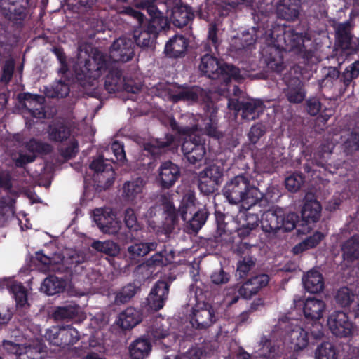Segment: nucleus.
Here are the masks:
<instances>
[{"mask_svg":"<svg viewBox=\"0 0 359 359\" xmlns=\"http://www.w3.org/2000/svg\"><path fill=\"white\" fill-rule=\"evenodd\" d=\"M69 129L61 123H55L49 126L48 137L50 140L62 142L69 136Z\"/></svg>","mask_w":359,"mask_h":359,"instance_id":"nucleus-46","label":"nucleus"},{"mask_svg":"<svg viewBox=\"0 0 359 359\" xmlns=\"http://www.w3.org/2000/svg\"><path fill=\"white\" fill-rule=\"evenodd\" d=\"M115 213L109 208H98L93 212V219L98 226L101 231L104 229V226L109 224V221Z\"/></svg>","mask_w":359,"mask_h":359,"instance_id":"nucleus-47","label":"nucleus"},{"mask_svg":"<svg viewBox=\"0 0 359 359\" xmlns=\"http://www.w3.org/2000/svg\"><path fill=\"white\" fill-rule=\"evenodd\" d=\"M133 41L126 37L115 40L110 48L109 57L116 62H128L133 56Z\"/></svg>","mask_w":359,"mask_h":359,"instance_id":"nucleus-15","label":"nucleus"},{"mask_svg":"<svg viewBox=\"0 0 359 359\" xmlns=\"http://www.w3.org/2000/svg\"><path fill=\"white\" fill-rule=\"evenodd\" d=\"M137 287L133 284H129L116 294L115 302L116 304H124L128 302L137 292Z\"/></svg>","mask_w":359,"mask_h":359,"instance_id":"nucleus-58","label":"nucleus"},{"mask_svg":"<svg viewBox=\"0 0 359 359\" xmlns=\"http://www.w3.org/2000/svg\"><path fill=\"white\" fill-rule=\"evenodd\" d=\"M109 67V60L102 53L96 51L93 58H90L87 52L80 50L74 71L79 79H83L82 76L85 79H96L101 75L102 72Z\"/></svg>","mask_w":359,"mask_h":359,"instance_id":"nucleus-5","label":"nucleus"},{"mask_svg":"<svg viewBox=\"0 0 359 359\" xmlns=\"http://www.w3.org/2000/svg\"><path fill=\"white\" fill-rule=\"evenodd\" d=\"M65 287V282L55 276L46 278L41 286V290L48 295H54L63 292Z\"/></svg>","mask_w":359,"mask_h":359,"instance_id":"nucleus-39","label":"nucleus"},{"mask_svg":"<svg viewBox=\"0 0 359 359\" xmlns=\"http://www.w3.org/2000/svg\"><path fill=\"white\" fill-rule=\"evenodd\" d=\"M37 259L46 266L44 270L50 271H62V267L59 266L60 260H61L59 256L50 258L45 255L39 254Z\"/></svg>","mask_w":359,"mask_h":359,"instance_id":"nucleus-57","label":"nucleus"},{"mask_svg":"<svg viewBox=\"0 0 359 359\" xmlns=\"http://www.w3.org/2000/svg\"><path fill=\"white\" fill-rule=\"evenodd\" d=\"M26 149L30 152L29 154L20 151L18 156L13 158L16 166L22 167L35 159V153H48L50 151V146L48 144H43L36 140H31L26 143Z\"/></svg>","mask_w":359,"mask_h":359,"instance_id":"nucleus-16","label":"nucleus"},{"mask_svg":"<svg viewBox=\"0 0 359 359\" xmlns=\"http://www.w3.org/2000/svg\"><path fill=\"white\" fill-rule=\"evenodd\" d=\"M135 6L137 8L146 9L152 18V27L157 22L161 23V27L166 25V20L161 9L164 7L161 0H135Z\"/></svg>","mask_w":359,"mask_h":359,"instance_id":"nucleus-18","label":"nucleus"},{"mask_svg":"<svg viewBox=\"0 0 359 359\" xmlns=\"http://www.w3.org/2000/svg\"><path fill=\"white\" fill-rule=\"evenodd\" d=\"M79 310V307L74 304L57 307L53 313V316L58 320L71 319L78 315Z\"/></svg>","mask_w":359,"mask_h":359,"instance_id":"nucleus-50","label":"nucleus"},{"mask_svg":"<svg viewBox=\"0 0 359 359\" xmlns=\"http://www.w3.org/2000/svg\"><path fill=\"white\" fill-rule=\"evenodd\" d=\"M145 182L140 177L126 182L123 185L122 196L125 201L136 204L144 196Z\"/></svg>","mask_w":359,"mask_h":359,"instance_id":"nucleus-17","label":"nucleus"},{"mask_svg":"<svg viewBox=\"0 0 359 359\" xmlns=\"http://www.w3.org/2000/svg\"><path fill=\"white\" fill-rule=\"evenodd\" d=\"M283 148L278 145H270L259 151L255 157V162L267 167L278 162L283 154Z\"/></svg>","mask_w":359,"mask_h":359,"instance_id":"nucleus-26","label":"nucleus"},{"mask_svg":"<svg viewBox=\"0 0 359 359\" xmlns=\"http://www.w3.org/2000/svg\"><path fill=\"white\" fill-rule=\"evenodd\" d=\"M103 170L101 172L96 173L94 175V179L97 183V187L100 189H107L109 188L114 182L115 173L111 165H104Z\"/></svg>","mask_w":359,"mask_h":359,"instance_id":"nucleus-40","label":"nucleus"},{"mask_svg":"<svg viewBox=\"0 0 359 359\" xmlns=\"http://www.w3.org/2000/svg\"><path fill=\"white\" fill-rule=\"evenodd\" d=\"M187 41L182 36H175L170 39L165 47V53L170 57L182 55L187 49Z\"/></svg>","mask_w":359,"mask_h":359,"instance_id":"nucleus-33","label":"nucleus"},{"mask_svg":"<svg viewBox=\"0 0 359 359\" xmlns=\"http://www.w3.org/2000/svg\"><path fill=\"white\" fill-rule=\"evenodd\" d=\"M327 326L333 334L339 337H348L353 330V323L347 314L339 311L332 312L328 316Z\"/></svg>","mask_w":359,"mask_h":359,"instance_id":"nucleus-11","label":"nucleus"},{"mask_svg":"<svg viewBox=\"0 0 359 359\" xmlns=\"http://www.w3.org/2000/svg\"><path fill=\"white\" fill-rule=\"evenodd\" d=\"M321 205L311 194L305 196V203L302 210V216L307 222H317L321 215Z\"/></svg>","mask_w":359,"mask_h":359,"instance_id":"nucleus-25","label":"nucleus"},{"mask_svg":"<svg viewBox=\"0 0 359 359\" xmlns=\"http://www.w3.org/2000/svg\"><path fill=\"white\" fill-rule=\"evenodd\" d=\"M164 139L165 140L156 139L150 142L145 143L144 148L154 156L159 155L161 154L162 151L165 147L170 146L174 140L173 136L168 134L165 136Z\"/></svg>","mask_w":359,"mask_h":359,"instance_id":"nucleus-42","label":"nucleus"},{"mask_svg":"<svg viewBox=\"0 0 359 359\" xmlns=\"http://www.w3.org/2000/svg\"><path fill=\"white\" fill-rule=\"evenodd\" d=\"M269 281L268 275L262 273L249 279L239 288L238 293L243 298L248 299L257 294Z\"/></svg>","mask_w":359,"mask_h":359,"instance_id":"nucleus-22","label":"nucleus"},{"mask_svg":"<svg viewBox=\"0 0 359 359\" xmlns=\"http://www.w3.org/2000/svg\"><path fill=\"white\" fill-rule=\"evenodd\" d=\"M355 297H357L356 293L347 287H343L337 290L335 300L341 306H348L355 301Z\"/></svg>","mask_w":359,"mask_h":359,"instance_id":"nucleus-54","label":"nucleus"},{"mask_svg":"<svg viewBox=\"0 0 359 359\" xmlns=\"http://www.w3.org/2000/svg\"><path fill=\"white\" fill-rule=\"evenodd\" d=\"M333 26L335 30L337 39L340 43L341 48L344 49L349 48L352 39L351 33V26L350 22H344L342 23H334Z\"/></svg>","mask_w":359,"mask_h":359,"instance_id":"nucleus-35","label":"nucleus"},{"mask_svg":"<svg viewBox=\"0 0 359 359\" xmlns=\"http://www.w3.org/2000/svg\"><path fill=\"white\" fill-rule=\"evenodd\" d=\"M304 182V178L301 175L293 174L285 179V187L292 192L297 191Z\"/></svg>","mask_w":359,"mask_h":359,"instance_id":"nucleus-62","label":"nucleus"},{"mask_svg":"<svg viewBox=\"0 0 359 359\" xmlns=\"http://www.w3.org/2000/svg\"><path fill=\"white\" fill-rule=\"evenodd\" d=\"M223 175V170L220 166L212 165L199 173L200 190L205 194L215 191Z\"/></svg>","mask_w":359,"mask_h":359,"instance_id":"nucleus-12","label":"nucleus"},{"mask_svg":"<svg viewBox=\"0 0 359 359\" xmlns=\"http://www.w3.org/2000/svg\"><path fill=\"white\" fill-rule=\"evenodd\" d=\"M306 35L295 32L290 27L276 26L273 27L268 40L265 62L269 69L277 72L285 67L283 50L301 53L304 50Z\"/></svg>","mask_w":359,"mask_h":359,"instance_id":"nucleus-2","label":"nucleus"},{"mask_svg":"<svg viewBox=\"0 0 359 359\" xmlns=\"http://www.w3.org/2000/svg\"><path fill=\"white\" fill-rule=\"evenodd\" d=\"M275 346L272 345L266 337H262L259 344L257 352L259 355L264 358H269L275 352Z\"/></svg>","mask_w":359,"mask_h":359,"instance_id":"nucleus-61","label":"nucleus"},{"mask_svg":"<svg viewBox=\"0 0 359 359\" xmlns=\"http://www.w3.org/2000/svg\"><path fill=\"white\" fill-rule=\"evenodd\" d=\"M255 265V259L247 256L239 260L237 264L236 276L240 278L245 277Z\"/></svg>","mask_w":359,"mask_h":359,"instance_id":"nucleus-55","label":"nucleus"},{"mask_svg":"<svg viewBox=\"0 0 359 359\" xmlns=\"http://www.w3.org/2000/svg\"><path fill=\"white\" fill-rule=\"evenodd\" d=\"M187 217V219H182L187 222V230L189 233H196L205 224L207 219V212L205 210L198 209Z\"/></svg>","mask_w":359,"mask_h":359,"instance_id":"nucleus-34","label":"nucleus"},{"mask_svg":"<svg viewBox=\"0 0 359 359\" xmlns=\"http://www.w3.org/2000/svg\"><path fill=\"white\" fill-rule=\"evenodd\" d=\"M344 144L345 147L351 151L359 149V128L350 133Z\"/></svg>","mask_w":359,"mask_h":359,"instance_id":"nucleus-64","label":"nucleus"},{"mask_svg":"<svg viewBox=\"0 0 359 359\" xmlns=\"http://www.w3.org/2000/svg\"><path fill=\"white\" fill-rule=\"evenodd\" d=\"M168 291L169 285L166 282H157L147 298L149 307L155 311L162 309L167 299Z\"/></svg>","mask_w":359,"mask_h":359,"instance_id":"nucleus-23","label":"nucleus"},{"mask_svg":"<svg viewBox=\"0 0 359 359\" xmlns=\"http://www.w3.org/2000/svg\"><path fill=\"white\" fill-rule=\"evenodd\" d=\"M359 75V61L351 64L343 73L344 82L348 85L353 79Z\"/></svg>","mask_w":359,"mask_h":359,"instance_id":"nucleus-63","label":"nucleus"},{"mask_svg":"<svg viewBox=\"0 0 359 359\" xmlns=\"http://www.w3.org/2000/svg\"><path fill=\"white\" fill-rule=\"evenodd\" d=\"M341 249L345 261L352 262L359 259V236H353L347 240Z\"/></svg>","mask_w":359,"mask_h":359,"instance_id":"nucleus-38","label":"nucleus"},{"mask_svg":"<svg viewBox=\"0 0 359 359\" xmlns=\"http://www.w3.org/2000/svg\"><path fill=\"white\" fill-rule=\"evenodd\" d=\"M197 208L195 198L191 193L187 194L182 198L181 205L179 208V212L182 219H187L189 215L193 214Z\"/></svg>","mask_w":359,"mask_h":359,"instance_id":"nucleus-45","label":"nucleus"},{"mask_svg":"<svg viewBox=\"0 0 359 359\" xmlns=\"http://www.w3.org/2000/svg\"><path fill=\"white\" fill-rule=\"evenodd\" d=\"M201 72L212 79H221L227 83L231 78H239V69L233 65L225 64L217 57L205 54L199 65Z\"/></svg>","mask_w":359,"mask_h":359,"instance_id":"nucleus-6","label":"nucleus"},{"mask_svg":"<svg viewBox=\"0 0 359 359\" xmlns=\"http://www.w3.org/2000/svg\"><path fill=\"white\" fill-rule=\"evenodd\" d=\"M1 347L2 351L15 355L16 359H43L39 346H23L11 340H3Z\"/></svg>","mask_w":359,"mask_h":359,"instance_id":"nucleus-10","label":"nucleus"},{"mask_svg":"<svg viewBox=\"0 0 359 359\" xmlns=\"http://www.w3.org/2000/svg\"><path fill=\"white\" fill-rule=\"evenodd\" d=\"M156 37V33L150 28L148 30H135L134 39L137 46L140 47H148Z\"/></svg>","mask_w":359,"mask_h":359,"instance_id":"nucleus-53","label":"nucleus"},{"mask_svg":"<svg viewBox=\"0 0 359 359\" xmlns=\"http://www.w3.org/2000/svg\"><path fill=\"white\" fill-rule=\"evenodd\" d=\"M170 125L172 130L180 134L189 137L182 145V151L187 161L191 164L201 161L206 153L203 140L199 137L201 130H205L208 136L219 139L222 134L217 130L215 118L211 116L209 118H203L201 116H194L186 114L182 116L180 123L171 119Z\"/></svg>","mask_w":359,"mask_h":359,"instance_id":"nucleus-1","label":"nucleus"},{"mask_svg":"<svg viewBox=\"0 0 359 359\" xmlns=\"http://www.w3.org/2000/svg\"><path fill=\"white\" fill-rule=\"evenodd\" d=\"M91 246L97 252H100L110 256H115L119 252L118 246L111 241H106L103 242L96 241L92 243Z\"/></svg>","mask_w":359,"mask_h":359,"instance_id":"nucleus-52","label":"nucleus"},{"mask_svg":"<svg viewBox=\"0 0 359 359\" xmlns=\"http://www.w3.org/2000/svg\"><path fill=\"white\" fill-rule=\"evenodd\" d=\"M324 238V235L320 232H315L312 236L307 237L302 242L296 245L293 248V252L299 254L304 250L316 247Z\"/></svg>","mask_w":359,"mask_h":359,"instance_id":"nucleus-44","label":"nucleus"},{"mask_svg":"<svg viewBox=\"0 0 359 359\" xmlns=\"http://www.w3.org/2000/svg\"><path fill=\"white\" fill-rule=\"evenodd\" d=\"M305 289L310 293H318L324 288V281L321 273L315 269L308 271L302 278Z\"/></svg>","mask_w":359,"mask_h":359,"instance_id":"nucleus-30","label":"nucleus"},{"mask_svg":"<svg viewBox=\"0 0 359 359\" xmlns=\"http://www.w3.org/2000/svg\"><path fill=\"white\" fill-rule=\"evenodd\" d=\"M299 0H280L276 6V12L280 18L293 20L299 15Z\"/></svg>","mask_w":359,"mask_h":359,"instance_id":"nucleus-29","label":"nucleus"},{"mask_svg":"<svg viewBox=\"0 0 359 359\" xmlns=\"http://www.w3.org/2000/svg\"><path fill=\"white\" fill-rule=\"evenodd\" d=\"M141 314L139 311L133 307H128L119 316V324L123 329H130L141 321Z\"/></svg>","mask_w":359,"mask_h":359,"instance_id":"nucleus-37","label":"nucleus"},{"mask_svg":"<svg viewBox=\"0 0 359 359\" xmlns=\"http://www.w3.org/2000/svg\"><path fill=\"white\" fill-rule=\"evenodd\" d=\"M151 351L150 343L144 339L135 340L130 346V354L132 359H144Z\"/></svg>","mask_w":359,"mask_h":359,"instance_id":"nucleus-41","label":"nucleus"},{"mask_svg":"<svg viewBox=\"0 0 359 359\" xmlns=\"http://www.w3.org/2000/svg\"><path fill=\"white\" fill-rule=\"evenodd\" d=\"M334 147L333 142H326L320 146L314 153L313 156L314 161L318 165L329 170L330 172L333 171L332 170L331 165L330 163L327 164V162L330 159Z\"/></svg>","mask_w":359,"mask_h":359,"instance_id":"nucleus-32","label":"nucleus"},{"mask_svg":"<svg viewBox=\"0 0 359 359\" xmlns=\"http://www.w3.org/2000/svg\"><path fill=\"white\" fill-rule=\"evenodd\" d=\"M165 250H161L157 253L153 255L144 263L142 264V267L150 268L156 266H161L168 263V259L165 257Z\"/></svg>","mask_w":359,"mask_h":359,"instance_id":"nucleus-56","label":"nucleus"},{"mask_svg":"<svg viewBox=\"0 0 359 359\" xmlns=\"http://www.w3.org/2000/svg\"><path fill=\"white\" fill-rule=\"evenodd\" d=\"M112 152L114 155L115 159L110 158L111 161H124L126 160V154L123 149V145L118 142H114L109 149H107L104 154Z\"/></svg>","mask_w":359,"mask_h":359,"instance_id":"nucleus-60","label":"nucleus"},{"mask_svg":"<svg viewBox=\"0 0 359 359\" xmlns=\"http://www.w3.org/2000/svg\"><path fill=\"white\" fill-rule=\"evenodd\" d=\"M157 242L135 243L128 247V256L131 260L137 261L151 251L157 250Z\"/></svg>","mask_w":359,"mask_h":359,"instance_id":"nucleus-31","label":"nucleus"},{"mask_svg":"<svg viewBox=\"0 0 359 359\" xmlns=\"http://www.w3.org/2000/svg\"><path fill=\"white\" fill-rule=\"evenodd\" d=\"M286 334L284 343L294 351H300L305 348L309 344L308 332L302 326L297 325V321H292L285 326Z\"/></svg>","mask_w":359,"mask_h":359,"instance_id":"nucleus-9","label":"nucleus"},{"mask_svg":"<svg viewBox=\"0 0 359 359\" xmlns=\"http://www.w3.org/2000/svg\"><path fill=\"white\" fill-rule=\"evenodd\" d=\"M170 13H167L166 18L169 17L173 24L178 27L187 25L194 15L189 7L177 3L172 7Z\"/></svg>","mask_w":359,"mask_h":359,"instance_id":"nucleus-27","label":"nucleus"},{"mask_svg":"<svg viewBox=\"0 0 359 359\" xmlns=\"http://www.w3.org/2000/svg\"><path fill=\"white\" fill-rule=\"evenodd\" d=\"M124 222L126 226L132 231H137L141 229L137 221L134 210L132 208H127L124 212Z\"/></svg>","mask_w":359,"mask_h":359,"instance_id":"nucleus-59","label":"nucleus"},{"mask_svg":"<svg viewBox=\"0 0 359 359\" xmlns=\"http://www.w3.org/2000/svg\"><path fill=\"white\" fill-rule=\"evenodd\" d=\"M123 78L121 72L118 69H113L107 76L104 87L105 89L109 93H114L122 88Z\"/></svg>","mask_w":359,"mask_h":359,"instance_id":"nucleus-43","label":"nucleus"},{"mask_svg":"<svg viewBox=\"0 0 359 359\" xmlns=\"http://www.w3.org/2000/svg\"><path fill=\"white\" fill-rule=\"evenodd\" d=\"M28 4V0H0V13L9 20H22Z\"/></svg>","mask_w":359,"mask_h":359,"instance_id":"nucleus-14","label":"nucleus"},{"mask_svg":"<svg viewBox=\"0 0 359 359\" xmlns=\"http://www.w3.org/2000/svg\"><path fill=\"white\" fill-rule=\"evenodd\" d=\"M299 217L294 212H285L282 208H276L264 212L261 217V227L268 233L275 234L279 230H293Z\"/></svg>","mask_w":359,"mask_h":359,"instance_id":"nucleus-4","label":"nucleus"},{"mask_svg":"<svg viewBox=\"0 0 359 359\" xmlns=\"http://www.w3.org/2000/svg\"><path fill=\"white\" fill-rule=\"evenodd\" d=\"M216 320L213 308L203 303L198 304L194 308L191 323L194 327L202 330L210 327Z\"/></svg>","mask_w":359,"mask_h":359,"instance_id":"nucleus-13","label":"nucleus"},{"mask_svg":"<svg viewBox=\"0 0 359 359\" xmlns=\"http://www.w3.org/2000/svg\"><path fill=\"white\" fill-rule=\"evenodd\" d=\"M43 102L44 98L42 96L32 95L29 93L25 94L23 95V103L22 107L24 108L22 113L25 116L26 114H30L31 116L42 118L45 117V113L43 111Z\"/></svg>","mask_w":359,"mask_h":359,"instance_id":"nucleus-20","label":"nucleus"},{"mask_svg":"<svg viewBox=\"0 0 359 359\" xmlns=\"http://www.w3.org/2000/svg\"><path fill=\"white\" fill-rule=\"evenodd\" d=\"M228 107L236 111L246 121L257 118L264 109L263 102L257 99H248L241 102L236 99H229Z\"/></svg>","mask_w":359,"mask_h":359,"instance_id":"nucleus-7","label":"nucleus"},{"mask_svg":"<svg viewBox=\"0 0 359 359\" xmlns=\"http://www.w3.org/2000/svg\"><path fill=\"white\" fill-rule=\"evenodd\" d=\"M326 310L325 302L316 297H309L303 304V313L305 318L311 321H317L323 318Z\"/></svg>","mask_w":359,"mask_h":359,"instance_id":"nucleus-21","label":"nucleus"},{"mask_svg":"<svg viewBox=\"0 0 359 359\" xmlns=\"http://www.w3.org/2000/svg\"><path fill=\"white\" fill-rule=\"evenodd\" d=\"M46 339L53 344L65 346L76 343L80 339L79 332L72 326L52 327L46 333Z\"/></svg>","mask_w":359,"mask_h":359,"instance_id":"nucleus-8","label":"nucleus"},{"mask_svg":"<svg viewBox=\"0 0 359 359\" xmlns=\"http://www.w3.org/2000/svg\"><path fill=\"white\" fill-rule=\"evenodd\" d=\"M248 210L241 208L236 217L238 226L237 231L241 237L247 236L258 225V215L250 213Z\"/></svg>","mask_w":359,"mask_h":359,"instance_id":"nucleus-19","label":"nucleus"},{"mask_svg":"<svg viewBox=\"0 0 359 359\" xmlns=\"http://www.w3.org/2000/svg\"><path fill=\"white\" fill-rule=\"evenodd\" d=\"M170 96L175 102L184 100L187 102L196 101L202 94V90L197 87L181 88L174 86L169 87Z\"/></svg>","mask_w":359,"mask_h":359,"instance_id":"nucleus-28","label":"nucleus"},{"mask_svg":"<svg viewBox=\"0 0 359 359\" xmlns=\"http://www.w3.org/2000/svg\"><path fill=\"white\" fill-rule=\"evenodd\" d=\"M10 290L13 294L18 307L25 308L28 306L27 290L21 283H13L10 285Z\"/></svg>","mask_w":359,"mask_h":359,"instance_id":"nucleus-48","label":"nucleus"},{"mask_svg":"<svg viewBox=\"0 0 359 359\" xmlns=\"http://www.w3.org/2000/svg\"><path fill=\"white\" fill-rule=\"evenodd\" d=\"M84 261L85 256L83 254L79 253L76 251H71L67 257L60 260L62 263L60 264L59 262V266L62 267V271L65 269L72 270L74 267L81 263H83Z\"/></svg>","mask_w":359,"mask_h":359,"instance_id":"nucleus-49","label":"nucleus"},{"mask_svg":"<svg viewBox=\"0 0 359 359\" xmlns=\"http://www.w3.org/2000/svg\"><path fill=\"white\" fill-rule=\"evenodd\" d=\"M315 359H337V351L333 344L324 342L315 351Z\"/></svg>","mask_w":359,"mask_h":359,"instance_id":"nucleus-51","label":"nucleus"},{"mask_svg":"<svg viewBox=\"0 0 359 359\" xmlns=\"http://www.w3.org/2000/svg\"><path fill=\"white\" fill-rule=\"evenodd\" d=\"M180 169L173 163L166 161L158 169V180L164 188L172 187L180 176Z\"/></svg>","mask_w":359,"mask_h":359,"instance_id":"nucleus-24","label":"nucleus"},{"mask_svg":"<svg viewBox=\"0 0 359 359\" xmlns=\"http://www.w3.org/2000/svg\"><path fill=\"white\" fill-rule=\"evenodd\" d=\"M222 194L229 203L241 204V208L245 210H250L263 197L262 193L243 175L236 176L228 181L222 189Z\"/></svg>","mask_w":359,"mask_h":359,"instance_id":"nucleus-3","label":"nucleus"},{"mask_svg":"<svg viewBox=\"0 0 359 359\" xmlns=\"http://www.w3.org/2000/svg\"><path fill=\"white\" fill-rule=\"evenodd\" d=\"M285 93L288 101L292 103H299L304 100L306 96L303 83L297 79L290 82Z\"/></svg>","mask_w":359,"mask_h":359,"instance_id":"nucleus-36","label":"nucleus"}]
</instances>
